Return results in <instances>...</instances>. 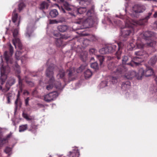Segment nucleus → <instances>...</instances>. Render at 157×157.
Returning <instances> with one entry per match:
<instances>
[{"label":"nucleus","instance_id":"nucleus-1","mask_svg":"<svg viewBox=\"0 0 157 157\" xmlns=\"http://www.w3.org/2000/svg\"><path fill=\"white\" fill-rule=\"evenodd\" d=\"M151 14V13H149L148 16L138 21L131 20L129 18H126L125 21V26L126 27L128 28H125L122 29L121 33V36L124 38L128 37L130 33L134 31V25H142L144 24L147 22V20Z\"/></svg>","mask_w":157,"mask_h":157},{"label":"nucleus","instance_id":"nucleus-2","mask_svg":"<svg viewBox=\"0 0 157 157\" xmlns=\"http://www.w3.org/2000/svg\"><path fill=\"white\" fill-rule=\"evenodd\" d=\"M16 10H14L13 12L12 17L13 22L15 25L16 27H17V28H14L13 30H12L13 36L14 38L13 40V42L16 48V46L17 45L19 48L21 49L22 47V45L19 39L17 38L18 34L19 28L18 26L21 21V17L20 16L18 17L17 14L16 13Z\"/></svg>","mask_w":157,"mask_h":157},{"label":"nucleus","instance_id":"nucleus-3","mask_svg":"<svg viewBox=\"0 0 157 157\" xmlns=\"http://www.w3.org/2000/svg\"><path fill=\"white\" fill-rule=\"evenodd\" d=\"M54 67V65H52L51 66H49L48 67L46 71V76L50 78L46 86V89L48 90L52 89L54 86H55L57 88L60 89L61 85V83L59 82H58V85L56 84V82L55 81L53 76Z\"/></svg>","mask_w":157,"mask_h":157},{"label":"nucleus","instance_id":"nucleus-4","mask_svg":"<svg viewBox=\"0 0 157 157\" xmlns=\"http://www.w3.org/2000/svg\"><path fill=\"white\" fill-rule=\"evenodd\" d=\"M94 13L93 10H88L86 14V17L80 18L79 21L75 24H82L85 27H89L92 26L94 22Z\"/></svg>","mask_w":157,"mask_h":157},{"label":"nucleus","instance_id":"nucleus-5","mask_svg":"<svg viewBox=\"0 0 157 157\" xmlns=\"http://www.w3.org/2000/svg\"><path fill=\"white\" fill-rule=\"evenodd\" d=\"M1 63L0 65L2 66V67H0V70L1 71V80L2 81V84L5 82L6 79L7 78L6 74L9 73L10 71V68L7 66L5 68L3 67V64H2L3 62L2 56H1Z\"/></svg>","mask_w":157,"mask_h":157},{"label":"nucleus","instance_id":"nucleus-6","mask_svg":"<svg viewBox=\"0 0 157 157\" xmlns=\"http://www.w3.org/2000/svg\"><path fill=\"white\" fill-rule=\"evenodd\" d=\"M145 10V6L140 5H135L131 9L130 15L132 17H137V14L142 13Z\"/></svg>","mask_w":157,"mask_h":157},{"label":"nucleus","instance_id":"nucleus-7","mask_svg":"<svg viewBox=\"0 0 157 157\" xmlns=\"http://www.w3.org/2000/svg\"><path fill=\"white\" fill-rule=\"evenodd\" d=\"M153 70L150 67H147L145 70H144L142 68H141L138 71V74L140 76L138 77V79H141L142 77L144 76L148 77L153 75Z\"/></svg>","mask_w":157,"mask_h":157},{"label":"nucleus","instance_id":"nucleus-8","mask_svg":"<svg viewBox=\"0 0 157 157\" xmlns=\"http://www.w3.org/2000/svg\"><path fill=\"white\" fill-rule=\"evenodd\" d=\"M58 95L57 92H52L44 95V99L47 102H50L56 99Z\"/></svg>","mask_w":157,"mask_h":157},{"label":"nucleus","instance_id":"nucleus-9","mask_svg":"<svg viewBox=\"0 0 157 157\" xmlns=\"http://www.w3.org/2000/svg\"><path fill=\"white\" fill-rule=\"evenodd\" d=\"M15 80L13 78H11L6 83V88H2V87L0 86V94L2 95L8 91L10 86L13 85L15 82Z\"/></svg>","mask_w":157,"mask_h":157},{"label":"nucleus","instance_id":"nucleus-10","mask_svg":"<svg viewBox=\"0 0 157 157\" xmlns=\"http://www.w3.org/2000/svg\"><path fill=\"white\" fill-rule=\"evenodd\" d=\"M7 52L6 51L4 52V57L7 63L9 64V63H10L14 65L16 68L17 69H19V66L17 64L16 62H13L12 61L11 57L7 55Z\"/></svg>","mask_w":157,"mask_h":157},{"label":"nucleus","instance_id":"nucleus-11","mask_svg":"<svg viewBox=\"0 0 157 157\" xmlns=\"http://www.w3.org/2000/svg\"><path fill=\"white\" fill-rule=\"evenodd\" d=\"M144 58L142 57L136 56L133 58V61L129 64H131V66L132 67L135 65H138L143 61Z\"/></svg>","mask_w":157,"mask_h":157},{"label":"nucleus","instance_id":"nucleus-12","mask_svg":"<svg viewBox=\"0 0 157 157\" xmlns=\"http://www.w3.org/2000/svg\"><path fill=\"white\" fill-rule=\"evenodd\" d=\"M68 72L69 82L75 80L76 77V75L75 72V69L73 68H71L67 70Z\"/></svg>","mask_w":157,"mask_h":157},{"label":"nucleus","instance_id":"nucleus-13","mask_svg":"<svg viewBox=\"0 0 157 157\" xmlns=\"http://www.w3.org/2000/svg\"><path fill=\"white\" fill-rule=\"evenodd\" d=\"M140 76L138 72L136 74L134 71H131L125 74V77L128 79H131L135 77H136L138 79V77Z\"/></svg>","mask_w":157,"mask_h":157},{"label":"nucleus","instance_id":"nucleus-14","mask_svg":"<svg viewBox=\"0 0 157 157\" xmlns=\"http://www.w3.org/2000/svg\"><path fill=\"white\" fill-rule=\"evenodd\" d=\"M12 133H10L6 137H0V147H2L8 143L9 139L11 137Z\"/></svg>","mask_w":157,"mask_h":157},{"label":"nucleus","instance_id":"nucleus-15","mask_svg":"<svg viewBox=\"0 0 157 157\" xmlns=\"http://www.w3.org/2000/svg\"><path fill=\"white\" fill-rule=\"evenodd\" d=\"M127 71V69L126 67L124 65L119 66L116 69V71H114L113 72L115 73L116 75H119L120 74L124 73Z\"/></svg>","mask_w":157,"mask_h":157},{"label":"nucleus","instance_id":"nucleus-16","mask_svg":"<svg viewBox=\"0 0 157 157\" xmlns=\"http://www.w3.org/2000/svg\"><path fill=\"white\" fill-rule=\"evenodd\" d=\"M87 10V9L86 7H80L78 8H75V9L73 10V13H71V14L72 15L75 16L74 14H82L85 12Z\"/></svg>","mask_w":157,"mask_h":157},{"label":"nucleus","instance_id":"nucleus-17","mask_svg":"<svg viewBox=\"0 0 157 157\" xmlns=\"http://www.w3.org/2000/svg\"><path fill=\"white\" fill-rule=\"evenodd\" d=\"M54 35L55 37H58V38H55L56 39V44L57 47L60 46L62 42V38H61V36L59 33H57L54 34Z\"/></svg>","mask_w":157,"mask_h":157},{"label":"nucleus","instance_id":"nucleus-18","mask_svg":"<svg viewBox=\"0 0 157 157\" xmlns=\"http://www.w3.org/2000/svg\"><path fill=\"white\" fill-rule=\"evenodd\" d=\"M33 31V25L32 24H29L27 27V32L26 33V37H29L31 36V34Z\"/></svg>","mask_w":157,"mask_h":157},{"label":"nucleus","instance_id":"nucleus-19","mask_svg":"<svg viewBox=\"0 0 157 157\" xmlns=\"http://www.w3.org/2000/svg\"><path fill=\"white\" fill-rule=\"evenodd\" d=\"M118 46V51L116 53V55L118 59H120L121 58V52L120 50L122 48L124 45L123 44L122 42H120L117 44Z\"/></svg>","mask_w":157,"mask_h":157},{"label":"nucleus","instance_id":"nucleus-20","mask_svg":"<svg viewBox=\"0 0 157 157\" xmlns=\"http://www.w3.org/2000/svg\"><path fill=\"white\" fill-rule=\"evenodd\" d=\"M135 53L137 56L142 57L143 58H145L148 56V54L146 52L142 50L136 52Z\"/></svg>","mask_w":157,"mask_h":157},{"label":"nucleus","instance_id":"nucleus-21","mask_svg":"<svg viewBox=\"0 0 157 157\" xmlns=\"http://www.w3.org/2000/svg\"><path fill=\"white\" fill-rule=\"evenodd\" d=\"M63 6L65 9L68 10L70 11L75 9V8H74L73 6L70 5L68 2H65L63 4Z\"/></svg>","mask_w":157,"mask_h":157},{"label":"nucleus","instance_id":"nucleus-22","mask_svg":"<svg viewBox=\"0 0 157 157\" xmlns=\"http://www.w3.org/2000/svg\"><path fill=\"white\" fill-rule=\"evenodd\" d=\"M117 45L115 44H110L107 46L108 49V52L111 53L114 52L116 48Z\"/></svg>","mask_w":157,"mask_h":157},{"label":"nucleus","instance_id":"nucleus-23","mask_svg":"<svg viewBox=\"0 0 157 157\" xmlns=\"http://www.w3.org/2000/svg\"><path fill=\"white\" fill-rule=\"evenodd\" d=\"M145 41H146V45L147 47H153L156 44L155 41L150 40L149 38L147 40H146Z\"/></svg>","mask_w":157,"mask_h":157},{"label":"nucleus","instance_id":"nucleus-24","mask_svg":"<svg viewBox=\"0 0 157 157\" xmlns=\"http://www.w3.org/2000/svg\"><path fill=\"white\" fill-rule=\"evenodd\" d=\"M65 75V72L64 70L61 69L59 71V73L57 75V77L58 79H63V78Z\"/></svg>","mask_w":157,"mask_h":157},{"label":"nucleus","instance_id":"nucleus-25","mask_svg":"<svg viewBox=\"0 0 157 157\" xmlns=\"http://www.w3.org/2000/svg\"><path fill=\"white\" fill-rule=\"evenodd\" d=\"M130 83L129 81L123 82L121 85V88L124 90H126L130 88Z\"/></svg>","mask_w":157,"mask_h":157},{"label":"nucleus","instance_id":"nucleus-26","mask_svg":"<svg viewBox=\"0 0 157 157\" xmlns=\"http://www.w3.org/2000/svg\"><path fill=\"white\" fill-rule=\"evenodd\" d=\"M152 35V33L151 32L146 31L142 33L141 34V36L145 39L147 38H149L151 37Z\"/></svg>","mask_w":157,"mask_h":157},{"label":"nucleus","instance_id":"nucleus-27","mask_svg":"<svg viewBox=\"0 0 157 157\" xmlns=\"http://www.w3.org/2000/svg\"><path fill=\"white\" fill-rule=\"evenodd\" d=\"M80 155L79 151L77 149H73L72 152L70 151L68 156L69 157H70L71 156H72V157H74V155Z\"/></svg>","mask_w":157,"mask_h":157},{"label":"nucleus","instance_id":"nucleus-28","mask_svg":"<svg viewBox=\"0 0 157 157\" xmlns=\"http://www.w3.org/2000/svg\"><path fill=\"white\" fill-rule=\"evenodd\" d=\"M57 29L60 32H64L67 30L68 27L67 25H60L58 26Z\"/></svg>","mask_w":157,"mask_h":157},{"label":"nucleus","instance_id":"nucleus-29","mask_svg":"<svg viewBox=\"0 0 157 157\" xmlns=\"http://www.w3.org/2000/svg\"><path fill=\"white\" fill-rule=\"evenodd\" d=\"M49 13L50 16L52 18L56 17L58 15V12L56 9L51 10Z\"/></svg>","mask_w":157,"mask_h":157},{"label":"nucleus","instance_id":"nucleus-30","mask_svg":"<svg viewBox=\"0 0 157 157\" xmlns=\"http://www.w3.org/2000/svg\"><path fill=\"white\" fill-rule=\"evenodd\" d=\"M157 62V56H152L149 61V63L151 65L155 64Z\"/></svg>","mask_w":157,"mask_h":157},{"label":"nucleus","instance_id":"nucleus-31","mask_svg":"<svg viewBox=\"0 0 157 157\" xmlns=\"http://www.w3.org/2000/svg\"><path fill=\"white\" fill-rule=\"evenodd\" d=\"M49 5L48 3L45 2H43L40 4V8L41 9H47Z\"/></svg>","mask_w":157,"mask_h":157},{"label":"nucleus","instance_id":"nucleus-32","mask_svg":"<svg viewBox=\"0 0 157 157\" xmlns=\"http://www.w3.org/2000/svg\"><path fill=\"white\" fill-rule=\"evenodd\" d=\"M92 72L90 69H87L84 72V76L86 78H90L92 75Z\"/></svg>","mask_w":157,"mask_h":157},{"label":"nucleus","instance_id":"nucleus-33","mask_svg":"<svg viewBox=\"0 0 157 157\" xmlns=\"http://www.w3.org/2000/svg\"><path fill=\"white\" fill-rule=\"evenodd\" d=\"M107 49L108 48H107V46H106L105 48H102L100 49L99 52L101 54H107L109 53L108 49Z\"/></svg>","mask_w":157,"mask_h":157},{"label":"nucleus","instance_id":"nucleus-34","mask_svg":"<svg viewBox=\"0 0 157 157\" xmlns=\"http://www.w3.org/2000/svg\"><path fill=\"white\" fill-rule=\"evenodd\" d=\"M27 127L28 126L26 124L20 126L19 127V132H24L27 129Z\"/></svg>","mask_w":157,"mask_h":157},{"label":"nucleus","instance_id":"nucleus-35","mask_svg":"<svg viewBox=\"0 0 157 157\" xmlns=\"http://www.w3.org/2000/svg\"><path fill=\"white\" fill-rule=\"evenodd\" d=\"M96 56L97 58L99 61L100 65L101 66L104 59V56L100 55H96Z\"/></svg>","mask_w":157,"mask_h":157},{"label":"nucleus","instance_id":"nucleus-36","mask_svg":"<svg viewBox=\"0 0 157 157\" xmlns=\"http://www.w3.org/2000/svg\"><path fill=\"white\" fill-rule=\"evenodd\" d=\"M136 44L137 48L140 49H142L144 46V44L139 40L137 41Z\"/></svg>","mask_w":157,"mask_h":157},{"label":"nucleus","instance_id":"nucleus-37","mask_svg":"<svg viewBox=\"0 0 157 157\" xmlns=\"http://www.w3.org/2000/svg\"><path fill=\"white\" fill-rule=\"evenodd\" d=\"M80 39L81 40V41L82 42L83 44L86 46L88 45L90 43V41L88 40L84 39L82 37H81Z\"/></svg>","mask_w":157,"mask_h":157},{"label":"nucleus","instance_id":"nucleus-38","mask_svg":"<svg viewBox=\"0 0 157 157\" xmlns=\"http://www.w3.org/2000/svg\"><path fill=\"white\" fill-rule=\"evenodd\" d=\"M150 90L152 94L156 93L157 90V86L153 85L152 86L150 89Z\"/></svg>","mask_w":157,"mask_h":157},{"label":"nucleus","instance_id":"nucleus-39","mask_svg":"<svg viewBox=\"0 0 157 157\" xmlns=\"http://www.w3.org/2000/svg\"><path fill=\"white\" fill-rule=\"evenodd\" d=\"M87 54L86 52L84 53V55H82V54H81V58L83 61H85L87 58Z\"/></svg>","mask_w":157,"mask_h":157},{"label":"nucleus","instance_id":"nucleus-40","mask_svg":"<svg viewBox=\"0 0 157 157\" xmlns=\"http://www.w3.org/2000/svg\"><path fill=\"white\" fill-rule=\"evenodd\" d=\"M128 59V56H124L122 59V63L123 64H126L128 65H131V64H130L129 63H127V62Z\"/></svg>","mask_w":157,"mask_h":157},{"label":"nucleus","instance_id":"nucleus-41","mask_svg":"<svg viewBox=\"0 0 157 157\" xmlns=\"http://www.w3.org/2000/svg\"><path fill=\"white\" fill-rule=\"evenodd\" d=\"M90 66L91 68L95 70H96L98 69V64L96 62L92 63L90 65Z\"/></svg>","mask_w":157,"mask_h":157},{"label":"nucleus","instance_id":"nucleus-42","mask_svg":"<svg viewBox=\"0 0 157 157\" xmlns=\"http://www.w3.org/2000/svg\"><path fill=\"white\" fill-rule=\"evenodd\" d=\"M25 6V5L23 3H21L18 5V10L19 11L22 10Z\"/></svg>","mask_w":157,"mask_h":157},{"label":"nucleus","instance_id":"nucleus-43","mask_svg":"<svg viewBox=\"0 0 157 157\" xmlns=\"http://www.w3.org/2000/svg\"><path fill=\"white\" fill-rule=\"evenodd\" d=\"M21 54V52L19 51H17L15 53V57L16 59L17 60H19L20 58V56Z\"/></svg>","mask_w":157,"mask_h":157},{"label":"nucleus","instance_id":"nucleus-44","mask_svg":"<svg viewBox=\"0 0 157 157\" xmlns=\"http://www.w3.org/2000/svg\"><path fill=\"white\" fill-rule=\"evenodd\" d=\"M107 82L104 81L102 82L100 84V86L101 88H102L107 86Z\"/></svg>","mask_w":157,"mask_h":157},{"label":"nucleus","instance_id":"nucleus-45","mask_svg":"<svg viewBox=\"0 0 157 157\" xmlns=\"http://www.w3.org/2000/svg\"><path fill=\"white\" fill-rule=\"evenodd\" d=\"M11 151L12 149L11 148L7 147L5 150L4 151L7 154H10Z\"/></svg>","mask_w":157,"mask_h":157},{"label":"nucleus","instance_id":"nucleus-46","mask_svg":"<svg viewBox=\"0 0 157 157\" xmlns=\"http://www.w3.org/2000/svg\"><path fill=\"white\" fill-rule=\"evenodd\" d=\"M23 117L28 120H29L31 119V118L26 113H23L22 114Z\"/></svg>","mask_w":157,"mask_h":157},{"label":"nucleus","instance_id":"nucleus-47","mask_svg":"<svg viewBox=\"0 0 157 157\" xmlns=\"http://www.w3.org/2000/svg\"><path fill=\"white\" fill-rule=\"evenodd\" d=\"M111 81L113 84L116 83L117 82V78L116 77H112L111 78Z\"/></svg>","mask_w":157,"mask_h":157},{"label":"nucleus","instance_id":"nucleus-48","mask_svg":"<svg viewBox=\"0 0 157 157\" xmlns=\"http://www.w3.org/2000/svg\"><path fill=\"white\" fill-rule=\"evenodd\" d=\"M9 46L10 47V52L11 54V56H12L13 53V47L11 44H10Z\"/></svg>","mask_w":157,"mask_h":157},{"label":"nucleus","instance_id":"nucleus-49","mask_svg":"<svg viewBox=\"0 0 157 157\" xmlns=\"http://www.w3.org/2000/svg\"><path fill=\"white\" fill-rule=\"evenodd\" d=\"M57 6L58 7V8L60 9V11L61 12H62V13H65L66 12H65V10L64 9L63 7H60L58 5H57Z\"/></svg>","mask_w":157,"mask_h":157},{"label":"nucleus","instance_id":"nucleus-50","mask_svg":"<svg viewBox=\"0 0 157 157\" xmlns=\"http://www.w3.org/2000/svg\"><path fill=\"white\" fill-rule=\"evenodd\" d=\"M36 128V127L35 126L32 125L31 126V128L29 130L31 131H33Z\"/></svg>","mask_w":157,"mask_h":157},{"label":"nucleus","instance_id":"nucleus-51","mask_svg":"<svg viewBox=\"0 0 157 157\" xmlns=\"http://www.w3.org/2000/svg\"><path fill=\"white\" fill-rule=\"evenodd\" d=\"M96 50L93 48L91 49L90 50V54H94Z\"/></svg>","mask_w":157,"mask_h":157},{"label":"nucleus","instance_id":"nucleus-52","mask_svg":"<svg viewBox=\"0 0 157 157\" xmlns=\"http://www.w3.org/2000/svg\"><path fill=\"white\" fill-rule=\"evenodd\" d=\"M57 23V21L56 20H50L49 21V23L50 24H53Z\"/></svg>","mask_w":157,"mask_h":157},{"label":"nucleus","instance_id":"nucleus-53","mask_svg":"<svg viewBox=\"0 0 157 157\" xmlns=\"http://www.w3.org/2000/svg\"><path fill=\"white\" fill-rule=\"evenodd\" d=\"M29 97H28L25 101V105H27L28 104L29 101Z\"/></svg>","mask_w":157,"mask_h":157},{"label":"nucleus","instance_id":"nucleus-54","mask_svg":"<svg viewBox=\"0 0 157 157\" xmlns=\"http://www.w3.org/2000/svg\"><path fill=\"white\" fill-rule=\"evenodd\" d=\"M128 46H131V48H130V49H132L134 46V44L132 43H130L129 44V45H128Z\"/></svg>","mask_w":157,"mask_h":157},{"label":"nucleus","instance_id":"nucleus-55","mask_svg":"<svg viewBox=\"0 0 157 157\" xmlns=\"http://www.w3.org/2000/svg\"><path fill=\"white\" fill-rule=\"evenodd\" d=\"M26 59V56H23L22 57H21V61L22 62H23Z\"/></svg>","mask_w":157,"mask_h":157},{"label":"nucleus","instance_id":"nucleus-56","mask_svg":"<svg viewBox=\"0 0 157 157\" xmlns=\"http://www.w3.org/2000/svg\"><path fill=\"white\" fill-rule=\"evenodd\" d=\"M24 94H27V95H29V93L27 90H25L24 91Z\"/></svg>","mask_w":157,"mask_h":157},{"label":"nucleus","instance_id":"nucleus-57","mask_svg":"<svg viewBox=\"0 0 157 157\" xmlns=\"http://www.w3.org/2000/svg\"><path fill=\"white\" fill-rule=\"evenodd\" d=\"M2 136V129L0 128V137Z\"/></svg>","mask_w":157,"mask_h":157},{"label":"nucleus","instance_id":"nucleus-58","mask_svg":"<svg viewBox=\"0 0 157 157\" xmlns=\"http://www.w3.org/2000/svg\"><path fill=\"white\" fill-rule=\"evenodd\" d=\"M154 17H157V11L155 12L154 15Z\"/></svg>","mask_w":157,"mask_h":157},{"label":"nucleus","instance_id":"nucleus-59","mask_svg":"<svg viewBox=\"0 0 157 157\" xmlns=\"http://www.w3.org/2000/svg\"><path fill=\"white\" fill-rule=\"evenodd\" d=\"M29 85H30V86H33L34 84H33V83L32 82H30L29 83Z\"/></svg>","mask_w":157,"mask_h":157},{"label":"nucleus","instance_id":"nucleus-60","mask_svg":"<svg viewBox=\"0 0 157 157\" xmlns=\"http://www.w3.org/2000/svg\"><path fill=\"white\" fill-rule=\"evenodd\" d=\"M7 103H10V98L9 97H7Z\"/></svg>","mask_w":157,"mask_h":157},{"label":"nucleus","instance_id":"nucleus-61","mask_svg":"<svg viewBox=\"0 0 157 157\" xmlns=\"http://www.w3.org/2000/svg\"><path fill=\"white\" fill-rule=\"evenodd\" d=\"M17 100L15 101V104L17 107Z\"/></svg>","mask_w":157,"mask_h":157},{"label":"nucleus","instance_id":"nucleus-62","mask_svg":"<svg viewBox=\"0 0 157 157\" xmlns=\"http://www.w3.org/2000/svg\"><path fill=\"white\" fill-rule=\"evenodd\" d=\"M19 85H21V81L20 80H19Z\"/></svg>","mask_w":157,"mask_h":157},{"label":"nucleus","instance_id":"nucleus-63","mask_svg":"<svg viewBox=\"0 0 157 157\" xmlns=\"http://www.w3.org/2000/svg\"><path fill=\"white\" fill-rule=\"evenodd\" d=\"M94 60V57H91L90 59L91 61H92L93 60Z\"/></svg>","mask_w":157,"mask_h":157},{"label":"nucleus","instance_id":"nucleus-64","mask_svg":"<svg viewBox=\"0 0 157 157\" xmlns=\"http://www.w3.org/2000/svg\"><path fill=\"white\" fill-rule=\"evenodd\" d=\"M155 81L156 83H157V76L155 78Z\"/></svg>","mask_w":157,"mask_h":157}]
</instances>
